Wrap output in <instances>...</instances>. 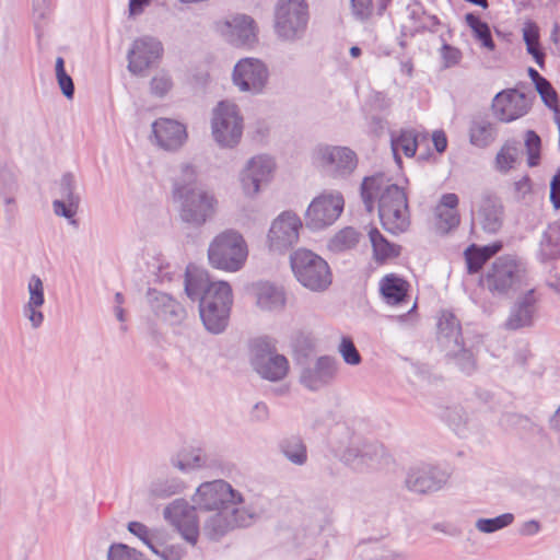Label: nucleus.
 Wrapping results in <instances>:
<instances>
[{"label": "nucleus", "mask_w": 560, "mask_h": 560, "mask_svg": "<svg viewBox=\"0 0 560 560\" xmlns=\"http://www.w3.org/2000/svg\"><path fill=\"white\" fill-rule=\"evenodd\" d=\"M378 196V217L383 228L392 233L405 232L409 224L407 195L396 184H387L383 174L365 177L361 184V197L368 212L374 209V199Z\"/></svg>", "instance_id": "nucleus-1"}, {"label": "nucleus", "mask_w": 560, "mask_h": 560, "mask_svg": "<svg viewBox=\"0 0 560 560\" xmlns=\"http://www.w3.org/2000/svg\"><path fill=\"white\" fill-rule=\"evenodd\" d=\"M182 174L173 188L174 199L179 202V217L183 222L199 228L214 215L218 201L212 192L197 185L191 165H183Z\"/></svg>", "instance_id": "nucleus-2"}, {"label": "nucleus", "mask_w": 560, "mask_h": 560, "mask_svg": "<svg viewBox=\"0 0 560 560\" xmlns=\"http://www.w3.org/2000/svg\"><path fill=\"white\" fill-rule=\"evenodd\" d=\"M481 283L494 296H509L528 285L527 266L515 255H502L487 269Z\"/></svg>", "instance_id": "nucleus-3"}, {"label": "nucleus", "mask_w": 560, "mask_h": 560, "mask_svg": "<svg viewBox=\"0 0 560 560\" xmlns=\"http://www.w3.org/2000/svg\"><path fill=\"white\" fill-rule=\"evenodd\" d=\"M247 255L248 249L244 237L234 230H226L217 235L208 248L210 265L231 272L244 266Z\"/></svg>", "instance_id": "nucleus-4"}, {"label": "nucleus", "mask_w": 560, "mask_h": 560, "mask_svg": "<svg viewBox=\"0 0 560 560\" xmlns=\"http://www.w3.org/2000/svg\"><path fill=\"white\" fill-rule=\"evenodd\" d=\"M290 264L296 280L314 292L325 291L332 280L325 259L312 250L300 248L290 256Z\"/></svg>", "instance_id": "nucleus-5"}, {"label": "nucleus", "mask_w": 560, "mask_h": 560, "mask_svg": "<svg viewBox=\"0 0 560 560\" xmlns=\"http://www.w3.org/2000/svg\"><path fill=\"white\" fill-rule=\"evenodd\" d=\"M308 4L305 0H278L275 8V31L283 40L300 39L307 27Z\"/></svg>", "instance_id": "nucleus-6"}, {"label": "nucleus", "mask_w": 560, "mask_h": 560, "mask_svg": "<svg viewBox=\"0 0 560 560\" xmlns=\"http://www.w3.org/2000/svg\"><path fill=\"white\" fill-rule=\"evenodd\" d=\"M243 117L236 104L221 101L212 110L211 131L222 148H234L243 135Z\"/></svg>", "instance_id": "nucleus-7"}, {"label": "nucleus", "mask_w": 560, "mask_h": 560, "mask_svg": "<svg viewBox=\"0 0 560 560\" xmlns=\"http://www.w3.org/2000/svg\"><path fill=\"white\" fill-rule=\"evenodd\" d=\"M252 364L264 378L277 382L289 372L288 359L278 353L275 343L268 338H258L252 345Z\"/></svg>", "instance_id": "nucleus-8"}, {"label": "nucleus", "mask_w": 560, "mask_h": 560, "mask_svg": "<svg viewBox=\"0 0 560 560\" xmlns=\"http://www.w3.org/2000/svg\"><path fill=\"white\" fill-rule=\"evenodd\" d=\"M345 199L338 191L315 197L305 212V224L312 231L332 225L343 211Z\"/></svg>", "instance_id": "nucleus-9"}, {"label": "nucleus", "mask_w": 560, "mask_h": 560, "mask_svg": "<svg viewBox=\"0 0 560 560\" xmlns=\"http://www.w3.org/2000/svg\"><path fill=\"white\" fill-rule=\"evenodd\" d=\"M472 224H478L487 234H497L504 221V207L493 192L479 194L471 206Z\"/></svg>", "instance_id": "nucleus-10"}, {"label": "nucleus", "mask_w": 560, "mask_h": 560, "mask_svg": "<svg viewBox=\"0 0 560 560\" xmlns=\"http://www.w3.org/2000/svg\"><path fill=\"white\" fill-rule=\"evenodd\" d=\"M302 226L301 219L294 212L284 211L279 214L267 235L269 250L278 254L288 252L298 243Z\"/></svg>", "instance_id": "nucleus-11"}, {"label": "nucleus", "mask_w": 560, "mask_h": 560, "mask_svg": "<svg viewBox=\"0 0 560 560\" xmlns=\"http://www.w3.org/2000/svg\"><path fill=\"white\" fill-rule=\"evenodd\" d=\"M315 154L320 167L334 178H346L358 166V156L348 147L320 145Z\"/></svg>", "instance_id": "nucleus-12"}, {"label": "nucleus", "mask_w": 560, "mask_h": 560, "mask_svg": "<svg viewBox=\"0 0 560 560\" xmlns=\"http://www.w3.org/2000/svg\"><path fill=\"white\" fill-rule=\"evenodd\" d=\"M200 510H220L230 503H242V494L224 480H213L200 485L192 498Z\"/></svg>", "instance_id": "nucleus-13"}, {"label": "nucleus", "mask_w": 560, "mask_h": 560, "mask_svg": "<svg viewBox=\"0 0 560 560\" xmlns=\"http://www.w3.org/2000/svg\"><path fill=\"white\" fill-rule=\"evenodd\" d=\"M198 506L189 505L184 499H176L165 506L163 511L164 518L173 525L182 537L195 545L199 536V522L196 514Z\"/></svg>", "instance_id": "nucleus-14"}, {"label": "nucleus", "mask_w": 560, "mask_h": 560, "mask_svg": "<svg viewBox=\"0 0 560 560\" xmlns=\"http://www.w3.org/2000/svg\"><path fill=\"white\" fill-rule=\"evenodd\" d=\"M269 72L266 65L259 59H241L233 69V84L241 91L259 94L268 82Z\"/></svg>", "instance_id": "nucleus-15"}, {"label": "nucleus", "mask_w": 560, "mask_h": 560, "mask_svg": "<svg viewBox=\"0 0 560 560\" xmlns=\"http://www.w3.org/2000/svg\"><path fill=\"white\" fill-rule=\"evenodd\" d=\"M163 46L160 40L151 36H142L133 40L128 51V70L136 75H143L144 71L160 60Z\"/></svg>", "instance_id": "nucleus-16"}, {"label": "nucleus", "mask_w": 560, "mask_h": 560, "mask_svg": "<svg viewBox=\"0 0 560 560\" xmlns=\"http://www.w3.org/2000/svg\"><path fill=\"white\" fill-rule=\"evenodd\" d=\"M341 460L357 471H365L377 468L386 460V454L383 445L363 442L348 446L341 455Z\"/></svg>", "instance_id": "nucleus-17"}, {"label": "nucleus", "mask_w": 560, "mask_h": 560, "mask_svg": "<svg viewBox=\"0 0 560 560\" xmlns=\"http://www.w3.org/2000/svg\"><path fill=\"white\" fill-rule=\"evenodd\" d=\"M529 108L526 95L516 89L499 92L491 104L493 116L501 122H512L525 116Z\"/></svg>", "instance_id": "nucleus-18"}, {"label": "nucleus", "mask_w": 560, "mask_h": 560, "mask_svg": "<svg viewBox=\"0 0 560 560\" xmlns=\"http://www.w3.org/2000/svg\"><path fill=\"white\" fill-rule=\"evenodd\" d=\"M447 479L448 475L444 470L429 464H421L408 470L405 485L412 492L428 494L442 489Z\"/></svg>", "instance_id": "nucleus-19"}, {"label": "nucleus", "mask_w": 560, "mask_h": 560, "mask_svg": "<svg viewBox=\"0 0 560 560\" xmlns=\"http://www.w3.org/2000/svg\"><path fill=\"white\" fill-rule=\"evenodd\" d=\"M275 166V161L268 155L253 156L240 175L244 194L247 196L258 194L260 186L271 179Z\"/></svg>", "instance_id": "nucleus-20"}, {"label": "nucleus", "mask_w": 560, "mask_h": 560, "mask_svg": "<svg viewBox=\"0 0 560 560\" xmlns=\"http://www.w3.org/2000/svg\"><path fill=\"white\" fill-rule=\"evenodd\" d=\"M147 302L155 317L168 325L177 326L186 319L185 307L167 293L149 289Z\"/></svg>", "instance_id": "nucleus-21"}, {"label": "nucleus", "mask_w": 560, "mask_h": 560, "mask_svg": "<svg viewBox=\"0 0 560 560\" xmlns=\"http://www.w3.org/2000/svg\"><path fill=\"white\" fill-rule=\"evenodd\" d=\"M224 38L235 46H250L257 40L256 24L252 16L237 14L220 27Z\"/></svg>", "instance_id": "nucleus-22"}, {"label": "nucleus", "mask_w": 560, "mask_h": 560, "mask_svg": "<svg viewBox=\"0 0 560 560\" xmlns=\"http://www.w3.org/2000/svg\"><path fill=\"white\" fill-rule=\"evenodd\" d=\"M337 373V362L330 357H320L311 366L303 369L300 382L311 390H318L332 382Z\"/></svg>", "instance_id": "nucleus-23"}, {"label": "nucleus", "mask_w": 560, "mask_h": 560, "mask_svg": "<svg viewBox=\"0 0 560 560\" xmlns=\"http://www.w3.org/2000/svg\"><path fill=\"white\" fill-rule=\"evenodd\" d=\"M154 139L166 151L179 149L187 139L186 127L170 118H160L152 124Z\"/></svg>", "instance_id": "nucleus-24"}, {"label": "nucleus", "mask_w": 560, "mask_h": 560, "mask_svg": "<svg viewBox=\"0 0 560 560\" xmlns=\"http://www.w3.org/2000/svg\"><path fill=\"white\" fill-rule=\"evenodd\" d=\"M536 302L534 290H527L514 302L504 327L508 330H517L532 326L537 311Z\"/></svg>", "instance_id": "nucleus-25"}, {"label": "nucleus", "mask_w": 560, "mask_h": 560, "mask_svg": "<svg viewBox=\"0 0 560 560\" xmlns=\"http://www.w3.org/2000/svg\"><path fill=\"white\" fill-rule=\"evenodd\" d=\"M354 555L362 560H407L406 555L386 544H378L376 539H361L354 547Z\"/></svg>", "instance_id": "nucleus-26"}, {"label": "nucleus", "mask_w": 560, "mask_h": 560, "mask_svg": "<svg viewBox=\"0 0 560 560\" xmlns=\"http://www.w3.org/2000/svg\"><path fill=\"white\" fill-rule=\"evenodd\" d=\"M438 341L444 351L452 348V345L463 342L462 326L456 316L443 311L438 322Z\"/></svg>", "instance_id": "nucleus-27"}, {"label": "nucleus", "mask_w": 560, "mask_h": 560, "mask_svg": "<svg viewBox=\"0 0 560 560\" xmlns=\"http://www.w3.org/2000/svg\"><path fill=\"white\" fill-rule=\"evenodd\" d=\"M498 137L497 125L485 116H476L471 119L469 126V141L477 148H487L495 141Z\"/></svg>", "instance_id": "nucleus-28"}, {"label": "nucleus", "mask_w": 560, "mask_h": 560, "mask_svg": "<svg viewBox=\"0 0 560 560\" xmlns=\"http://www.w3.org/2000/svg\"><path fill=\"white\" fill-rule=\"evenodd\" d=\"M256 303L264 311H279L285 305V293L269 282H259L256 285Z\"/></svg>", "instance_id": "nucleus-29"}, {"label": "nucleus", "mask_w": 560, "mask_h": 560, "mask_svg": "<svg viewBox=\"0 0 560 560\" xmlns=\"http://www.w3.org/2000/svg\"><path fill=\"white\" fill-rule=\"evenodd\" d=\"M208 272L196 266L189 265L185 272V292L191 300H199L205 292L212 287Z\"/></svg>", "instance_id": "nucleus-30"}, {"label": "nucleus", "mask_w": 560, "mask_h": 560, "mask_svg": "<svg viewBox=\"0 0 560 560\" xmlns=\"http://www.w3.org/2000/svg\"><path fill=\"white\" fill-rule=\"evenodd\" d=\"M230 310L224 306L213 307L209 303L199 306L200 318L206 329L212 334L222 332L228 326Z\"/></svg>", "instance_id": "nucleus-31"}, {"label": "nucleus", "mask_w": 560, "mask_h": 560, "mask_svg": "<svg viewBox=\"0 0 560 560\" xmlns=\"http://www.w3.org/2000/svg\"><path fill=\"white\" fill-rule=\"evenodd\" d=\"M408 287L407 281L394 273L385 276L380 283L382 295L392 305H397L406 299Z\"/></svg>", "instance_id": "nucleus-32"}, {"label": "nucleus", "mask_w": 560, "mask_h": 560, "mask_svg": "<svg viewBox=\"0 0 560 560\" xmlns=\"http://www.w3.org/2000/svg\"><path fill=\"white\" fill-rule=\"evenodd\" d=\"M233 302L232 289L225 281H217L201 295L199 306H205L206 303L211 304L213 307H228L231 308Z\"/></svg>", "instance_id": "nucleus-33"}, {"label": "nucleus", "mask_w": 560, "mask_h": 560, "mask_svg": "<svg viewBox=\"0 0 560 560\" xmlns=\"http://www.w3.org/2000/svg\"><path fill=\"white\" fill-rule=\"evenodd\" d=\"M520 147L516 140H506L494 158V170L500 174H508L518 161Z\"/></svg>", "instance_id": "nucleus-34"}, {"label": "nucleus", "mask_w": 560, "mask_h": 560, "mask_svg": "<svg viewBox=\"0 0 560 560\" xmlns=\"http://www.w3.org/2000/svg\"><path fill=\"white\" fill-rule=\"evenodd\" d=\"M446 357L465 374L470 375L477 369L476 357L471 349L466 348L464 341L452 345L445 351Z\"/></svg>", "instance_id": "nucleus-35"}, {"label": "nucleus", "mask_w": 560, "mask_h": 560, "mask_svg": "<svg viewBox=\"0 0 560 560\" xmlns=\"http://www.w3.org/2000/svg\"><path fill=\"white\" fill-rule=\"evenodd\" d=\"M185 483L177 477H161L150 483L148 493L150 499H167L183 492Z\"/></svg>", "instance_id": "nucleus-36"}, {"label": "nucleus", "mask_w": 560, "mask_h": 560, "mask_svg": "<svg viewBox=\"0 0 560 560\" xmlns=\"http://www.w3.org/2000/svg\"><path fill=\"white\" fill-rule=\"evenodd\" d=\"M232 529H234V527L226 506H223V509H220L215 514L211 515L203 526L205 534L213 540L221 538Z\"/></svg>", "instance_id": "nucleus-37"}, {"label": "nucleus", "mask_w": 560, "mask_h": 560, "mask_svg": "<svg viewBox=\"0 0 560 560\" xmlns=\"http://www.w3.org/2000/svg\"><path fill=\"white\" fill-rule=\"evenodd\" d=\"M280 451L292 464L302 466L307 462V448L298 435H291L280 442Z\"/></svg>", "instance_id": "nucleus-38"}, {"label": "nucleus", "mask_w": 560, "mask_h": 560, "mask_svg": "<svg viewBox=\"0 0 560 560\" xmlns=\"http://www.w3.org/2000/svg\"><path fill=\"white\" fill-rule=\"evenodd\" d=\"M523 39L526 44L527 52L532 55L536 63L542 68L545 54L539 49V31L535 23H525L523 28Z\"/></svg>", "instance_id": "nucleus-39"}, {"label": "nucleus", "mask_w": 560, "mask_h": 560, "mask_svg": "<svg viewBox=\"0 0 560 560\" xmlns=\"http://www.w3.org/2000/svg\"><path fill=\"white\" fill-rule=\"evenodd\" d=\"M369 237L373 247L374 258L377 261H384L389 257L398 255L395 246L390 244L376 228H371Z\"/></svg>", "instance_id": "nucleus-40"}, {"label": "nucleus", "mask_w": 560, "mask_h": 560, "mask_svg": "<svg viewBox=\"0 0 560 560\" xmlns=\"http://www.w3.org/2000/svg\"><path fill=\"white\" fill-rule=\"evenodd\" d=\"M418 147V136L413 129L401 130L398 137H392V148L395 156L400 149L404 154L411 158L416 154Z\"/></svg>", "instance_id": "nucleus-41"}, {"label": "nucleus", "mask_w": 560, "mask_h": 560, "mask_svg": "<svg viewBox=\"0 0 560 560\" xmlns=\"http://www.w3.org/2000/svg\"><path fill=\"white\" fill-rule=\"evenodd\" d=\"M465 20L481 44L490 50L494 49V42L489 25L472 13L466 14Z\"/></svg>", "instance_id": "nucleus-42"}, {"label": "nucleus", "mask_w": 560, "mask_h": 560, "mask_svg": "<svg viewBox=\"0 0 560 560\" xmlns=\"http://www.w3.org/2000/svg\"><path fill=\"white\" fill-rule=\"evenodd\" d=\"M206 457L200 450L191 453H180L172 459L173 466L182 471H190L200 468L206 465Z\"/></svg>", "instance_id": "nucleus-43"}, {"label": "nucleus", "mask_w": 560, "mask_h": 560, "mask_svg": "<svg viewBox=\"0 0 560 560\" xmlns=\"http://www.w3.org/2000/svg\"><path fill=\"white\" fill-rule=\"evenodd\" d=\"M50 12L51 9L48 0H33V21L38 40L44 36Z\"/></svg>", "instance_id": "nucleus-44"}, {"label": "nucleus", "mask_w": 560, "mask_h": 560, "mask_svg": "<svg viewBox=\"0 0 560 560\" xmlns=\"http://www.w3.org/2000/svg\"><path fill=\"white\" fill-rule=\"evenodd\" d=\"M360 238V233L351 228L347 226L340 230L330 241V247L335 250H346L354 247Z\"/></svg>", "instance_id": "nucleus-45"}, {"label": "nucleus", "mask_w": 560, "mask_h": 560, "mask_svg": "<svg viewBox=\"0 0 560 560\" xmlns=\"http://www.w3.org/2000/svg\"><path fill=\"white\" fill-rule=\"evenodd\" d=\"M514 515L512 513H504L493 518H479L476 522V528L481 533H494L512 524Z\"/></svg>", "instance_id": "nucleus-46"}, {"label": "nucleus", "mask_w": 560, "mask_h": 560, "mask_svg": "<svg viewBox=\"0 0 560 560\" xmlns=\"http://www.w3.org/2000/svg\"><path fill=\"white\" fill-rule=\"evenodd\" d=\"M59 195L70 206H79L80 196L75 194V177L72 173H65L59 182Z\"/></svg>", "instance_id": "nucleus-47"}, {"label": "nucleus", "mask_w": 560, "mask_h": 560, "mask_svg": "<svg viewBox=\"0 0 560 560\" xmlns=\"http://www.w3.org/2000/svg\"><path fill=\"white\" fill-rule=\"evenodd\" d=\"M55 70L58 85L62 94L68 100H72L74 95V84L72 78L65 70V60L62 57H57Z\"/></svg>", "instance_id": "nucleus-48"}, {"label": "nucleus", "mask_w": 560, "mask_h": 560, "mask_svg": "<svg viewBox=\"0 0 560 560\" xmlns=\"http://www.w3.org/2000/svg\"><path fill=\"white\" fill-rule=\"evenodd\" d=\"M525 148L527 152V164L529 167L537 166L540 160L541 140L534 130L525 133Z\"/></svg>", "instance_id": "nucleus-49"}, {"label": "nucleus", "mask_w": 560, "mask_h": 560, "mask_svg": "<svg viewBox=\"0 0 560 560\" xmlns=\"http://www.w3.org/2000/svg\"><path fill=\"white\" fill-rule=\"evenodd\" d=\"M107 560H147L144 556L125 544H113L107 551Z\"/></svg>", "instance_id": "nucleus-50"}, {"label": "nucleus", "mask_w": 560, "mask_h": 560, "mask_svg": "<svg viewBox=\"0 0 560 560\" xmlns=\"http://www.w3.org/2000/svg\"><path fill=\"white\" fill-rule=\"evenodd\" d=\"M464 256L467 265V271L470 275L479 272L487 262V259L479 250V247L475 244L465 249Z\"/></svg>", "instance_id": "nucleus-51"}, {"label": "nucleus", "mask_w": 560, "mask_h": 560, "mask_svg": "<svg viewBox=\"0 0 560 560\" xmlns=\"http://www.w3.org/2000/svg\"><path fill=\"white\" fill-rule=\"evenodd\" d=\"M240 503H230L226 505L232 525L234 528L244 527L252 524L254 514L243 506H237Z\"/></svg>", "instance_id": "nucleus-52"}, {"label": "nucleus", "mask_w": 560, "mask_h": 560, "mask_svg": "<svg viewBox=\"0 0 560 560\" xmlns=\"http://www.w3.org/2000/svg\"><path fill=\"white\" fill-rule=\"evenodd\" d=\"M28 301L27 303L34 306L42 307L45 303L44 283L42 279L33 275L30 278L28 285Z\"/></svg>", "instance_id": "nucleus-53"}, {"label": "nucleus", "mask_w": 560, "mask_h": 560, "mask_svg": "<svg viewBox=\"0 0 560 560\" xmlns=\"http://www.w3.org/2000/svg\"><path fill=\"white\" fill-rule=\"evenodd\" d=\"M173 88V82L168 73L161 71L156 73L150 82V91L156 97H164Z\"/></svg>", "instance_id": "nucleus-54"}, {"label": "nucleus", "mask_w": 560, "mask_h": 560, "mask_svg": "<svg viewBox=\"0 0 560 560\" xmlns=\"http://www.w3.org/2000/svg\"><path fill=\"white\" fill-rule=\"evenodd\" d=\"M338 351L347 364L358 365L361 363V355L351 338L342 337L338 347Z\"/></svg>", "instance_id": "nucleus-55"}, {"label": "nucleus", "mask_w": 560, "mask_h": 560, "mask_svg": "<svg viewBox=\"0 0 560 560\" xmlns=\"http://www.w3.org/2000/svg\"><path fill=\"white\" fill-rule=\"evenodd\" d=\"M436 217L439 219L438 226L443 232H448L450 230L458 226L459 224V214L457 210L452 209H440L435 210Z\"/></svg>", "instance_id": "nucleus-56"}, {"label": "nucleus", "mask_w": 560, "mask_h": 560, "mask_svg": "<svg viewBox=\"0 0 560 560\" xmlns=\"http://www.w3.org/2000/svg\"><path fill=\"white\" fill-rule=\"evenodd\" d=\"M351 13L355 20L365 22L373 14V0H350Z\"/></svg>", "instance_id": "nucleus-57"}, {"label": "nucleus", "mask_w": 560, "mask_h": 560, "mask_svg": "<svg viewBox=\"0 0 560 560\" xmlns=\"http://www.w3.org/2000/svg\"><path fill=\"white\" fill-rule=\"evenodd\" d=\"M535 89L547 107H556V105L559 104L557 92L547 79L545 81H540Z\"/></svg>", "instance_id": "nucleus-58"}, {"label": "nucleus", "mask_w": 560, "mask_h": 560, "mask_svg": "<svg viewBox=\"0 0 560 560\" xmlns=\"http://www.w3.org/2000/svg\"><path fill=\"white\" fill-rule=\"evenodd\" d=\"M128 530L141 539L154 553H159V550L153 546L151 541L150 529L140 522H130L128 524Z\"/></svg>", "instance_id": "nucleus-59"}, {"label": "nucleus", "mask_w": 560, "mask_h": 560, "mask_svg": "<svg viewBox=\"0 0 560 560\" xmlns=\"http://www.w3.org/2000/svg\"><path fill=\"white\" fill-rule=\"evenodd\" d=\"M441 57L443 59V67L451 68L459 63L462 59V52L454 46L443 44L441 47Z\"/></svg>", "instance_id": "nucleus-60"}, {"label": "nucleus", "mask_w": 560, "mask_h": 560, "mask_svg": "<svg viewBox=\"0 0 560 560\" xmlns=\"http://www.w3.org/2000/svg\"><path fill=\"white\" fill-rule=\"evenodd\" d=\"M40 307L26 303L23 306V314L30 320L33 328H38L44 322V314L39 311Z\"/></svg>", "instance_id": "nucleus-61"}, {"label": "nucleus", "mask_w": 560, "mask_h": 560, "mask_svg": "<svg viewBox=\"0 0 560 560\" xmlns=\"http://www.w3.org/2000/svg\"><path fill=\"white\" fill-rule=\"evenodd\" d=\"M52 208L57 215L71 219L77 213L79 206H70L67 200L57 199L52 202Z\"/></svg>", "instance_id": "nucleus-62"}, {"label": "nucleus", "mask_w": 560, "mask_h": 560, "mask_svg": "<svg viewBox=\"0 0 560 560\" xmlns=\"http://www.w3.org/2000/svg\"><path fill=\"white\" fill-rule=\"evenodd\" d=\"M447 419L455 428L465 425L468 422L467 412L460 407L450 409L447 412Z\"/></svg>", "instance_id": "nucleus-63"}, {"label": "nucleus", "mask_w": 560, "mask_h": 560, "mask_svg": "<svg viewBox=\"0 0 560 560\" xmlns=\"http://www.w3.org/2000/svg\"><path fill=\"white\" fill-rule=\"evenodd\" d=\"M550 200L556 209L560 208V168L550 183Z\"/></svg>", "instance_id": "nucleus-64"}]
</instances>
